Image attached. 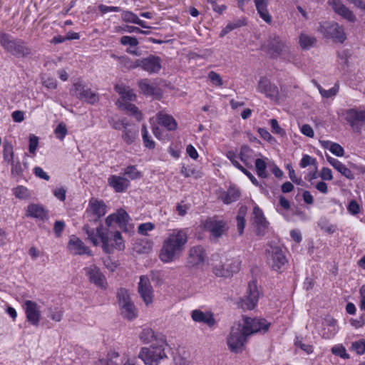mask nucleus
<instances>
[{
    "label": "nucleus",
    "mask_w": 365,
    "mask_h": 365,
    "mask_svg": "<svg viewBox=\"0 0 365 365\" xmlns=\"http://www.w3.org/2000/svg\"><path fill=\"white\" fill-rule=\"evenodd\" d=\"M190 315L194 322L205 324L210 328L216 324L214 314L211 312H202L200 309H195L192 311Z\"/></svg>",
    "instance_id": "24"
},
{
    "label": "nucleus",
    "mask_w": 365,
    "mask_h": 365,
    "mask_svg": "<svg viewBox=\"0 0 365 365\" xmlns=\"http://www.w3.org/2000/svg\"><path fill=\"white\" fill-rule=\"evenodd\" d=\"M331 351L334 354L339 356L343 359H349V355L346 353V349L342 345L332 347Z\"/></svg>",
    "instance_id": "51"
},
{
    "label": "nucleus",
    "mask_w": 365,
    "mask_h": 365,
    "mask_svg": "<svg viewBox=\"0 0 365 365\" xmlns=\"http://www.w3.org/2000/svg\"><path fill=\"white\" fill-rule=\"evenodd\" d=\"M138 292L146 305H149L153 302V289L147 276H140Z\"/></svg>",
    "instance_id": "19"
},
{
    "label": "nucleus",
    "mask_w": 365,
    "mask_h": 365,
    "mask_svg": "<svg viewBox=\"0 0 365 365\" xmlns=\"http://www.w3.org/2000/svg\"><path fill=\"white\" fill-rule=\"evenodd\" d=\"M325 321L328 326V331H324L322 336L325 339H331L335 335V334L337 331L336 322L334 319L331 317H327L325 319Z\"/></svg>",
    "instance_id": "39"
},
{
    "label": "nucleus",
    "mask_w": 365,
    "mask_h": 365,
    "mask_svg": "<svg viewBox=\"0 0 365 365\" xmlns=\"http://www.w3.org/2000/svg\"><path fill=\"white\" fill-rule=\"evenodd\" d=\"M106 207L103 201L92 198L86 210L89 221L97 222L101 217L106 215Z\"/></svg>",
    "instance_id": "14"
},
{
    "label": "nucleus",
    "mask_w": 365,
    "mask_h": 365,
    "mask_svg": "<svg viewBox=\"0 0 365 365\" xmlns=\"http://www.w3.org/2000/svg\"><path fill=\"white\" fill-rule=\"evenodd\" d=\"M327 160L337 171H339L342 175L349 180L354 178V175L350 169L346 167L345 165L341 163L337 159H335L331 156L327 155Z\"/></svg>",
    "instance_id": "28"
},
{
    "label": "nucleus",
    "mask_w": 365,
    "mask_h": 365,
    "mask_svg": "<svg viewBox=\"0 0 365 365\" xmlns=\"http://www.w3.org/2000/svg\"><path fill=\"white\" fill-rule=\"evenodd\" d=\"M267 257L272 269L278 272H281L282 267L287 262L284 252L279 247H270L267 250Z\"/></svg>",
    "instance_id": "12"
},
{
    "label": "nucleus",
    "mask_w": 365,
    "mask_h": 365,
    "mask_svg": "<svg viewBox=\"0 0 365 365\" xmlns=\"http://www.w3.org/2000/svg\"><path fill=\"white\" fill-rule=\"evenodd\" d=\"M262 48L274 58L289 53V46L287 41L276 34L269 36L262 45Z\"/></svg>",
    "instance_id": "7"
},
{
    "label": "nucleus",
    "mask_w": 365,
    "mask_h": 365,
    "mask_svg": "<svg viewBox=\"0 0 365 365\" xmlns=\"http://www.w3.org/2000/svg\"><path fill=\"white\" fill-rule=\"evenodd\" d=\"M108 122L114 129L123 130L122 138L127 145L132 144L138 135V126L128 122L126 118L116 119L111 117Z\"/></svg>",
    "instance_id": "6"
},
{
    "label": "nucleus",
    "mask_w": 365,
    "mask_h": 365,
    "mask_svg": "<svg viewBox=\"0 0 365 365\" xmlns=\"http://www.w3.org/2000/svg\"><path fill=\"white\" fill-rule=\"evenodd\" d=\"M328 4L337 14L350 22L356 21V16L340 0H328Z\"/></svg>",
    "instance_id": "23"
},
{
    "label": "nucleus",
    "mask_w": 365,
    "mask_h": 365,
    "mask_svg": "<svg viewBox=\"0 0 365 365\" xmlns=\"http://www.w3.org/2000/svg\"><path fill=\"white\" fill-rule=\"evenodd\" d=\"M153 228H154V225L153 223L146 222V223L140 224L138 226V233H140L143 235H146L147 232L151 231L152 230H153Z\"/></svg>",
    "instance_id": "61"
},
{
    "label": "nucleus",
    "mask_w": 365,
    "mask_h": 365,
    "mask_svg": "<svg viewBox=\"0 0 365 365\" xmlns=\"http://www.w3.org/2000/svg\"><path fill=\"white\" fill-rule=\"evenodd\" d=\"M270 124H271V126H272V133L278 134V135H279L281 136L285 135V132H284V129H282L279 126V123H278V122H277V120L276 119H272L270 120Z\"/></svg>",
    "instance_id": "59"
},
{
    "label": "nucleus",
    "mask_w": 365,
    "mask_h": 365,
    "mask_svg": "<svg viewBox=\"0 0 365 365\" xmlns=\"http://www.w3.org/2000/svg\"><path fill=\"white\" fill-rule=\"evenodd\" d=\"M83 230L94 246H98L101 242L102 249L107 254L113 252L114 250L121 251L125 249L124 241L119 231L110 233L109 230L103 227L102 224H100L96 229L91 228L89 225L86 224L84 225Z\"/></svg>",
    "instance_id": "1"
},
{
    "label": "nucleus",
    "mask_w": 365,
    "mask_h": 365,
    "mask_svg": "<svg viewBox=\"0 0 365 365\" xmlns=\"http://www.w3.org/2000/svg\"><path fill=\"white\" fill-rule=\"evenodd\" d=\"M227 157L231 161V163H232V165L235 167H236L237 168H238L240 170H242L244 167H242L240 164V163L237 161V156L233 151H228L227 153Z\"/></svg>",
    "instance_id": "62"
},
{
    "label": "nucleus",
    "mask_w": 365,
    "mask_h": 365,
    "mask_svg": "<svg viewBox=\"0 0 365 365\" xmlns=\"http://www.w3.org/2000/svg\"><path fill=\"white\" fill-rule=\"evenodd\" d=\"M71 92L79 99L85 101L89 103H94L98 100V95L81 82L74 83L73 88L71 90Z\"/></svg>",
    "instance_id": "16"
},
{
    "label": "nucleus",
    "mask_w": 365,
    "mask_h": 365,
    "mask_svg": "<svg viewBox=\"0 0 365 365\" xmlns=\"http://www.w3.org/2000/svg\"><path fill=\"white\" fill-rule=\"evenodd\" d=\"M114 88L121 96V98L118 99L116 102V105L120 110L121 111L130 112L131 114H138V107L130 103V101L136 99V95L133 91L129 87L119 83L116 84Z\"/></svg>",
    "instance_id": "5"
},
{
    "label": "nucleus",
    "mask_w": 365,
    "mask_h": 365,
    "mask_svg": "<svg viewBox=\"0 0 365 365\" xmlns=\"http://www.w3.org/2000/svg\"><path fill=\"white\" fill-rule=\"evenodd\" d=\"M158 123L168 130H173L177 128V123L172 115H158Z\"/></svg>",
    "instance_id": "37"
},
{
    "label": "nucleus",
    "mask_w": 365,
    "mask_h": 365,
    "mask_svg": "<svg viewBox=\"0 0 365 365\" xmlns=\"http://www.w3.org/2000/svg\"><path fill=\"white\" fill-rule=\"evenodd\" d=\"M347 209L351 214L354 215H357L360 211L359 205L354 200L349 202Z\"/></svg>",
    "instance_id": "64"
},
{
    "label": "nucleus",
    "mask_w": 365,
    "mask_h": 365,
    "mask_svg": "<svg viewBox=\"0 0 365 365\" xmlns=\"http://www.w3.org/2000/svg\"><path fill=\"white\" fill-rule=\"evenodd\" d=\"M43 84L48 89H55L57 86V81L55 78L51 77H42Z\"/></svg>",
    "instance_id": "57"
},
{
    "label": "nucleus",
    "mask_w": 365,
    "mask_h": 365,
    "mask_svg": "<svg viewBox=\"0 0 365 365\" xmlns=\"http://www.w3.org/2000/svg\"><path fill=\"white\" fill-rule=\"evenodd\" d=\"M259 294L257 282L252 280L248 283L247 295L241 299V307L244 309H253L258 302Z\"/></svg>",
    "instance_id": "10"
},
{
    "label": "nucleus",
    "mask_w": 365,
    "mask_h": 365,
    "mask_svg": "<svg viewBox=\"0 0 365 365\" xmlns=\"http://www.w3.org/2000/svg\"><path fill=\"white\" fill-rule=\"evenodd\" d=\"M188 241V229H173L163 240L159 257L168 263L178 259Z\"/></svg>",
    "instance_id": "2"
},
{
    "label": "nucleus",
    "mask_w": 365,
    "mask_h": 365,
    "mask_svg": "<svg viewBox=\"0 0 365 365\" xmlns=\"http://www.w3.org/2000/svg\"><path fill=\"white\" fill-rule=\"evenodd\" d=\"M316 163V159L312 158L311 156L308 155H304L301 161H300V166L302 168H306L309 165H314Z\"/></svg>",
    "instance_id": "63"
},
{
    "label": "nucleus",
    "mask_w": 365,
    "mask_h": 365,
    "mask_svg": "<svg viewBox=\"0 0 365 365\" xmlns=\"http://www.w3.org/2000/svg\"><path fill=\"white\" fill-rule=\"evenodd\" d=\"M138 86L142 93L148 96L159 98L161 96L160 89L157 86L149 83L148 79H142L138 82Z\"/></svg>",
    "instance_id": "27"
},
{
    "label": "nucleus",
    "mask_w": 365,
    "mask_h": 365,
    "mask_svg": "<svg viewBox=\"0 0 365 365\" xmlns=\"http://www.w3.org/2000/svg\"><path fill=\"white\" fill-rule=\"evenodd\" d=\"M161 337L163 338V336L158 337V335H155L153 330L150 328L143 329L140 334V339L145 344L152 343L154 341H155L156 343H158Z\"/></svg>",
    "instance_id": "33"
},
{
    "label": "nucleus",
    "mask_w": 365,
    "mask_h": 365,
    "mask_svg": "<svg viewBox=\"0 0 365 365\" xmlns=\"http://www.w3.org/2000/svg\"><path fill=\"white\" fill-rule=\"evenodd\" d=\"M38 145V138L34 135H30L29 136V152L31 154H34Z\"/></svg>",
    "instance_id": "60"
},
{
    "label": "nucleus",
    "mask_w": 365,
    "mask_h": 365,
    "mask_svg": "<svg viewBox=\"0 0 365 365\" xmlns=\"http://www.w3.org/2000/svg\"><path fill=\"white\" fill-rule=\"evenodd\" d=\"M254 222L257 226L259 232H261V229L264 230L267 227L268 222L266 220L263 212L258 207H255L253 209Z\"/></svg>",
    "instance_id": "31"
},
{
    "label": "nucleus",
    "mask_w": 365,
    "mask_h": 365,
    "mask_svg": "<svg viewBox=\"0 0 365 365\" xmlns=\"http://www.w3.org/2000/svg\"><path fill=\"white\" fill-rule=\"evenodd\" d=\"M123 317L128 320H133L137 317V312L133 302L120 307Z\"/></svg>",
    "instance_id": "38"
},
{
    "label": "nucleus",
    "mask_w": 365,
    "mask_h": 365,
    "mask_svg": "<svg viewBox=\"0 0 365 365\" xmlns=\"http://www.w3.org/2000/svg\"><path fill=\"white\" fill-rule=\"evenodd\" d=\"M67 128L64 123H60L54 130V133L57 138L62 140L67 135Z\"/></svg>",
    "instance_id": "48"
},
{
    "label": "nucleus",
    "mask_w": 365,
    "mask_h": 365,
    "mask_svg": "<svg viewBox=\"0 0 365 365\" xmlns=\"http://www.w3.org/2000/svg\"><path fill=\"white\" fill-rule=\"evenodd\" d=\"M165 341L163 337L158 343L153 344L150 347H143L138 354L146 365H157L160 359L166 358L164 345Z\"/></svg>",
    "instance_id": "4"
},
{
    "label": "nucleus",
    "mask_w": 365,
    "mask_h": 365,
    "mask_svg": "<svg viewBox=\"0 0 365 365\" xmlns=\"http://www.w3.org/2000/svg\"><path fill=\"white\" fill-rule=\"evenodd\" d=\"M4 158L6 161L10 163L14 160L13 147L9 143L4 145Z\"/></svg>",
    "instance_id": "49"
},
{
    "label": "nucleus",
    "mask_w": 365,
    "mask_h": 365,
    "mask_svg": "<svg viewBox=\"0 0 365 365\" xmlns=\"http://www.w3.org/2000/svg\"><path fill=\"white\" fill-rule=\"evenodd\" d=\"M138 63L139 67L149 73H157L161 69V60L160 57L154 55L138 59Z\"/></svg>",
    "instance_id": "20"
},
{
    "label": "nucleus",
    "mask_w": 365,
    "mask_h": 365,
    "mask_svg": "<svg viewBox=\"0 0 365 365\" xmlns=\"http://www.w3.org/2000/svg\"><path fill=\"white\" fill-rule=\"evenodd\" d=\"M270 326V323L267 322L264 319L245 317L244 324L242 326L245 333L248 336L262 331L267 332Z\"/></svg>",
    "instance_id": "11"
},
{
    "label": "nucleus",
    "mask_w": 365,
    "mask_h": 365,
    "mask_svg": "<svg viewBox=\"0 0 365 365\" xmlns=\"http://www.w3.org/2000/svg\"><path fill=\"white\" fill-rule=\"evenodd\" d=\"M23 307L27 321L35 327L38 326L41 315L38 304L36 302L26 300Z\"/></svg>",
    "instance_id": "18"
},
{
    "label": "nucleus",
    "mask_w": 365,
    "mask_h": 365,
    "mask_svg": "<svg viewBox=\"0 0 365 365\" xmlns=\"http://www.w3.org/2000/svg\"><path fill=\"white\" fill-rule=\"evenodd\" d=\"M248 334L245 333L241 324L232 327L227 337V343L230 350L234 353H240L244 349L245 342Z\"/></svg>",
    "instance_id": "9"
},
{
    "label": "nucleus",
    "mask_w": 365,
    "mask_h": 365,
    "mask_svg": "<svg viewBox=\"0 0 365 365\" xmlns=\"http://www.w3.org/2000/svg\"><path fill=\"white\" fill-rule=\"evenodd\" d=\"M120 42L123 45H130V46H136L138 44L137 38L129 36H122Z\"/></svg>",
    "instance_id": "52"
},
{
    "label": "nucleus",
    "mask_w": 365,
    "mask_h": 365,
    "mask_svg": "<svg viewBox=\"0 0 365 365\" xmlns=\"http://www.w3.org/2000/svg\"><path fill=\"white\" fill-rule=\"evenodd\" d=\"M120 64L127 69H134L139 67L138 59L133 61L128 56L118 57Z\"/></svg>",
    "instance_id": "43"
},
{
    "label": "nucleus",
    "mask_w": 365,
    "mask_h": 365,
    "mask_svg": "<svg viewBox=\"0 0 365 365\" xmlns=\"http://www.w3.org/2000/svg\"><path fill=\"white\" fill-rule=\"evenodd\" d=\"M329 150L337 157H341L344 155V148L338 143H333L329 147Z\"/></svg>",
    "instance_id": "53"
},
{
    "label": "nucleus",
    "mask_w": 365,
    "mask_h": 365,
    "mask_svg": "<svg viewBox=\"0 0 365 365\" xmlns=\"http://www.w3.org/2000/svg\"><path fill=\"white\" fill-rule=\"evenodd\" d=\"M14 195L16 198L24 200L30 197V192L29 190L22 185L17 186L13 190Z\"/></svg>",
    "instance_id": "46"
},
{
    "label": "nucleus",
    "mask_w": 365,
    "mask_h": 365,
    "mask_svg": "<svg viewBox=\"0 0 365 365\" xmlns=\"http://www.w3.org/2000/svg\"><path fill=\"white\" fill-rule=\"evenodd\" d=\"M255 6L259 16L267 24L272 21V16L267 10L268 0H255Z\"/></svg>",
    "instance_id": "29"
},
{
    "label": "nucleus",
    "mask_w": 365,
    "mask_h": 365,
    "mask_svg": "<svg viewBox=\"0 0 365 365\" xmlns=\"http://www.w3.org/2000/svg\"><path fill=\"white\" fill-rule=\"evenodd\" d=\"M258 91L276 102L279 101L278 88L265 77L260 78L258 83Z\"/></svg>",
    "instance_id": "22"
},
{
    "label": "nucleus",
    "mask_w": 365,
    "mask_h": 365,
    "mask_svg": "<svg viewBox=\"0 0 365 365\" xmlns=\"http://www.w3.org/2000/svg\"><path fill=\"white\" fill-rule=\"evenodd\" d=\"M317 42V38L314 36L302 33L299 36V43L304 50H308Z\"/></svg>",
    "instance_id": "36"
},
{
    "label": "nucleus",
    "mask_w": 365,
    "mask_h": 365,
    "mask_svg": "<svg viewBox=\"0 0 365 365\" xmlns=\"http://www.w3.org/2000/svg\"><path fill=\"white\" fill-rule=\"evenodd\" d=\"M0 44L4 50L16 58H24L31 53V49L25 41L13 38L8 34H0Z\"/></svg>",
    "instance_id": "3"
},
{
    "label": "nucleus",
    "mask_w": 365,
    "mask_h": 365,
    "mask_svg": "<svg viewBox=\"0 0 365 365\" xmlns=\"http://www.w3.org/2000/svg\"><path fill=\"white\" fill-rule=\"evenodd\" d=\"M242 25H244L243 22L240 20H238L237 22L235 23H230V24H228L221 31L220 33V36H224L225 35H226L227 33L230 32L231 31H232L233 29H237L238 27H240L242 26Z\"/></svg>",
    "instance_id": "50"
},
{
    "label": "nucleus",
    "mask_w": 365,
    "mask_h": 365,
    "mask_svg": "<svg viewBox=\"0 0 365 365\" xmlns=\"http://www.w3.org/2000/svg\"><path fill=\"white\" fill-rule=\"evenodd\" d=\"M84 271L85 274L88 277L91 283L94 284L96 287L101 289H106V278L99 267H98L96 264H91L85 267Z\"/></svg>",
    "instance_id": "13"
},
{
    "label": "nucleus",
    "mask_w": 365,
    "mask_h": 365,
    "mask_svg": "<svg viewBox=\"0 0 365 365\" xmlns=\"http://www.w3.org/2000/svg\"><path fill=\"white\" fill-rule=\"evenodd\" d=\"M117 297L120 307L133 302L128 291L125 288H120L117 292Z\"/></svg>",
    "instance_id": "41"
},
{
    "label": "nucleus",
    "mask_w": 365,
    "mask_h": 365,
    "mask_svg": "<svg viewBox=\"0 0 365 365\" xmlns=\"http://www.w3.org/2000/svg\"><path fill=\"white\" fill-rule=\"evenodd\" d=\"M255 169L257 175L262 178H266L267 177V163L265 161L261 158H257L255 160Z\"/></svg>",
    "instance_id": "42"
},
{
    "label": "nucleus",
    "mask_w": 365,
    "mask_h": 365,
    "mask_svg": "<svg viewBox=\"0 0 365 365\" xmlns=\"http://www.w3.org/2000/svg\"><path fill=\"white\" fill-rule=\"evenodd\" d=\"M321 29L324 30L327 36L331 37L336 42L342 43L346 38L343 26L337 23L329 24L327 26H321Z\"/></svg>",
    "instance_id": "21"
},
{
    "label": "nucleus",
    "mask_w": 365,
    "mask_h": 365,
    "mask_svg": "<svg viewBox=\"0 0 365 365\" xmlns=\"http://www.w3.org/2000/svg\"><path fill=\"white\" fill-rule=\"evenodd\" d=\"M108 185L117 192H123L130 185V181L127 178L118 175H110L108 179Z\"/></svg>",
    "instance_id": "26"
},
{
    "label": "nucleus",
    "mask_w": 365,
    "mask_h": 365,
    "mask_svg": "<svg viewBox=\"0 0 365 365\" xmlns=\"http://www.w3.org/2000/svg\"><path fill=\"white\" fill-rule=\"evenodd\" d=\"M11 163V174L14 177H19L22 175V168L20 162L15 163L14 160Z\"/></svg>",
    "instance_id": "58"
},
{
    "label": "nucleus",
    "mask_w": 365,
    "mask_h": 365,
    "mask_svg": "<svg viewBox=\"0 0 365 365\" xmlns=\"http://www.w3.org/2000/svg\"><path fill=\"white\" fill-rule=\"evenodd\" d=\"M213 272L217 277H230L233 273L240 270V262L238 260L223 259H213Z\"/></svg>",
    "instance_id": "8"
},
{
    "label": "nucleus",
    "mask_w": 365,
    "mask_h": 365,
    "mask_svg": "<svg viewBox=\"0 0 365 365\" xmlns=\"http://www.w3.org/2000/svg\"><path fill=\"white\" fill-rule=\"evenodd\" d=\"M27 216L43 220L47 218L48 213L44 208L39 205L31 204L28 206Z\"/></svg>",
    "instance_id": "30"
},
{
    "label": "nucleus",
    "mask_w": 365,
    "mask_h": 365,
    "mask_svg": "<svg viewBox=\"0 0 365 365\" xmlns=\"http://www.w3.org/2000/svg\"><path fill=\"white\" fill-rule=\"evenodd\" d=\"M206 259L207 254L205 249L200 245L194 246L189 250V255L187 262V266L190 267H202Z\"/></svg>",
    "instance_id": "17"
},
{
    "label": "nucleus",
    "mask_w": 365,
    "mask_h": 365,
    "mask_svg": "<svg viewBox=\"0 0 365 365\" xmlns=\"http://www.w3.org/2000/svg\"><path fill=\"white\" fill-rule=\"evenodd\" d=\"M142 138L145 147L149 149L155 148V143L152 139V137L148 135V132L145 125H143L142 128Z\"/></svg>",
    "instance_id": "44"
},
{
    "label": "nucleus",
    "mask_w": 365,
    "mask_h": 365,
    "mask_svg": "<svg viewBox=\"0 0 365 365\" xmlns=\"http://www.w3.org/2000/svg\"><path fill=\"white\" fill-rule=\"evenodd\" d=\"M204 227L215 238L222 237L228 230V226L225 221L218 220L215 217L207 219L204 222Z\"/></svg>",
    "instance_id": "15"
},
{
    "label": "nucleus",
    "mask_w": 365,
    "mask_h": 365,
    "mask_svg": "<svg viewBox=\"0 0 365 365\" xmlns=\"http://www.w3.org/2000/svg\"><path fill=\"white\" fill-rule=\"evenodd\" d=\"M208 78L212 84L217 86H221L223 84V81L220 76L215 71H210L208 74Z\"/></svg>",
    "instance_id": "54"
},
{
    "label": "nucleus",
    "mask_w": 365,
    "mask_h": 365,
    "mask_svg": "<svg viewBox=\"0 0 365 365\" xmlns=\"http://www.w3.org/2000/svg\"><path fill=\"white\" fill-rule=\"evenodd\" d=\"M317 87L323 98H329L335 96L339 91V86L335 85L329 90L324 89L319 84L317 83Z\"/></svg>",
    "instance_id": "45"
},
{
    "label": "nucleus",
    "mask_w": 365,
    "mask_h": 365,
    "mask_svg": "<svg viewBox=\"0 0 365 365\" xmlns=\"http://www.w3.org/2000/svg\"><path fill=\"white\" fill-rule=\"evenodd\" d=\"M240 190L235 187H230L227 192H224L220 195V199L225 204H230L235 202L240 197Z\"/></svg>",
    "instance_id": "32"
},
{
    "label": "nucleus",
    "mask_w": 365,
    "mask_h": 365,
    "mask_svg": "<svg viewBox=\"0 0 365 365\" xmlns=\"http://www.w3.org/2000/svg\"><path fill=\"white\" fill-rule=\"evenodd\" d=\"M115 215L116 223L121 229L126 230L127 224L130 220L128 214L123 209H119L115 212Z\"/></svg>",
    "instance_id": "40"
},
{
    "label": "nucleus",
    "mask_w": 365,
    "mask_h": 365,
    "mask_svg": "<svg viewBox=\"0 0 365 365\" xmlns=\"http://www.w3.org/2000/svg\"><path fill=\"white\" fill-rule=\"evenodd\" d=\"M122 19L128 23H133L139 25L143 28H150L145 24V22L140 20L138 16L131 11H123L121 15Z\"/></svg>",
    "instance_id": "35"
},
{
    "label": "nucleus",
    "mask_w": 365,
    "mask_h": 365,
    "mask_svg": "<svg viewBox=\"0 0 365 365\" xmlns=\"http://www.w3.org/2000/svg\"><path fill=\"white\" fill-rule=\"evenodd\" d=\"M352 349L356 351L358 354H363L365 352V341L360 340L352 343Z\"/></svg>",
    "instance_id": "56"
},
{
    "label": "nucleus",
    "mask_w": 365,
    "mask_h": 365,
    "mask_svg": "<svg viewBox=\"0 0 365 365\" xmlns=\"http://www.w3.org/2000/svg\"><path fill=\"white\" fill-rule=\"evenodd\" d=\"M48 312H49V317L55 321V322H60L62 319V316H63V312L58 309H51V308H49L48 309Z\"/></svg>",
    "instance_id": "55"
},
{
    "label": "nucleus",
    "mask_w": 365,
    "mask_h": 365,
    "mask_svg": "<svg viewBox=\"0 0 365 365\" xmlns=\"http://www.w3.org/2000/svg\"><path fill=\"white\" fill-rule=\"evenodd\" d=\"M124 175H128L131 180H135L141 177L140 173L134 165L128 166L125 170Z\"/></svg>",
    "instance_id": "47"
},
{
    "label": "nucleus",
    "mask_w": 365,
    "mask_h": 365,
    "mask_svg": "<svg viewBox=\"0 0 365 365\" xmlns=\"http://www.w3.org/2000/svg\"><path fill=\"white\" fill-rule=\"evenodd\" d=\"M345 120L356 131H359L365 124V115H346Z\"/></svg>",
    "instance_id": "34"
},
{
    "label": "nucleus",
    "mask_w": 365,
    "mask_h": 365,
    "mask_svg": "<svg viewBox=\"0 0 365 365\" xmlns=\"http://www.w3.org/2000/svg\"><path fill=\"white\" fill-rule=\"evenodd\" d=\"M68 248L73 255H91L88 247L77 237L72 236L68 242Z\"/></svg>",
    "instance_id": "25"
}]
</instances>
